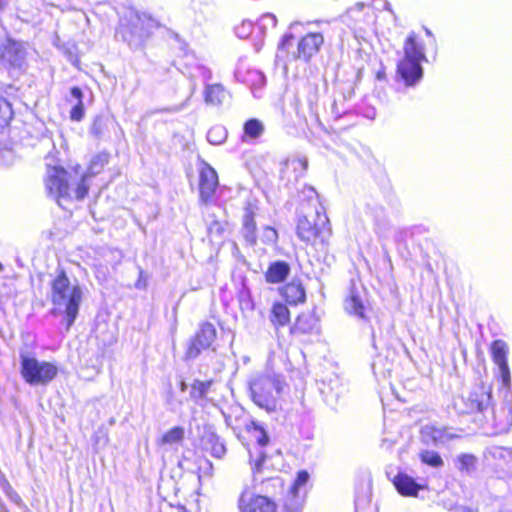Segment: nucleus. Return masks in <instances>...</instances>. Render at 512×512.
Returning <instances> with one entry per match:
<instances>
[{"mask_svg": "<svg viewBox=\"0 0 512 512\" xmlns=\"http://www.w3.org/2000/svg\"><path fill=\"white\" fill-rule=\"evenodd\" d=\"M493 363L497 366L495 377L501 382L499 391L502 401L492 405V387L481 383L472 388L466 397L455 402L460 413H480L493 433H507L512 426V390L511 373L508 365L509 346L501 339L494 340L490 346Z\"/></svg>", "mask_w": 512, "mask_h": 512, "instance_id": "1", "label": "nucleus"}, {"mask_svg": "<svg viewBox=\"0 0 512 512\" xmlns=\"http://www.w3.org/2000/svg\"><path fill=\"white\" fill-rule=\"evenodd\" d=\"M50 286V299L54 306L52 313L63 314L66 330H69L79 314L83 290L76 280L71 282L63 270L54 277Z\"/></svg>", "mask_w": 512, "mask_h": 512, "instance_id": "2", "label": "nucleus"}, {"mask_svg": "<svg viewBox=\"0 0 512 512\" xmlns=\"http://www.w3.org/2000/svg\"><path fill=\"white\" fill-rule=\"evenodd\" d=\"M286 388L284 378L278 374H258L249 381L252 401L267 413L278 410L279 398Z\"/></svg>", "mask_w": 512, "mask_h": 512, "instance_id": "3", "label": "nucleus"}, {"mask_svg": "<svg viewBox=\"0 0 512 512\" xmlns=\"http://www.w3.org/2000/svg\"><path fill=\"white\" fill-rule=\"evenodd\" d=\"M79 182V169L68 172L61 166L47 164L45 187L48 195L55 199L59 206H63L62 201L75 197V189Z\"/></svg>", "mask_w": 512, "mask_h": 512, "instance_id": "4", "label": "nucleus"}, {"mask_svg": "<svg viewBox=\"0 0 512 512\" xmlns=\"http://www.w3.org/2000/svg\"><path fill=\"white\" fill-rule=\"evenodd\" d=\"M403 49L404 58L398 63L397 73L407 86H413L423 76L421 62L426 60L424 47L412 32L407 37Z\"/></svg>", "mask_w": 512, "mask_h": 512, "instance_id": "5", "label": "nucleus"}, {"mask_svg": "<svg viewBox=\"0 0 512 512\" xmlns=\"http://www.w3.org/2000/svg\"><path fill=\"white\" fill-rule=\"evenodd\" d=\"M156 22L146 14L131 12L129 17L122 21L116 31V37L121 38L131 48L141 47L152 33Z\"/></svg>", "mask_w": 512, "mask_h": 512, "instance_id": "6", "label": "nucleus"}, {"mask_svg": "<svg viewBox=\"0 0 512 512\" xmlns=\"http://www.w3.org/2000/svg\"><path fill=\"white\" fill-rule=\"evenodd\" d=\"M297 235L306 243L314 244L317 240L326 243L331 235L328 217L318 208L313 215L299 216Z\"/></svg>", "mask_w": 512, "mask_h": 512, "instance_id": "7", "label": "nucleus"}, {"mask_svg": "<svg viewBox=\"0 0 512 512\" xmlns=\"http://www.w3.org/2000/svg\"><path fill=\"white\" fill-rule=\"evenodd\" d=\"M21 375L30 385L47 384L57 375V367L52 363L21 355Z\"/></svg>", "mask_w": 512, "mask_h": 512, "instance_id": "8", "label": "nucleus"}, {"mask_svg": "<svg viewBox=\"0 0 512 512\" xmlns=\"http://www.w3.org/2000/svg\"><path fill=\"white\" fill-rule=\"evenodd\" d=\"M1 63L13 72H23L27 67V50L25 44L11 38L0 44Z\"/></svg>", "mask_w": 512, "mask_h": 512, "instance_id": "9", "label": "nucleus"}, {"mask_svg": "<svg viewBox=\"0 0 512 512\" xmlns=\"http://www.w3.org/2000/svg\"><path fill=\"white\" fill-rule=\"evenodd\" d=\"M216 329L211 323H203L189 341L185 353L187 360L196 359L203 350L208 349L216 339Z\"/></svg>", "mask_w": 512, "mask_h": 512, "instance_id": "10", "label": "nucleus"}, {"mask_svg": "<svg viewBox=\"0 0 512 512\" xmlns=\"http://www.w3.org/2000/svg\"><path fill=\"white\" fill-rule=\"evenodd\" d=\"M234 76L237 81L249 87L255 98L262 97L266 77L261 71L249 68L244 63H239L234 72Z\"/></svg>", "mask_w": 512, "mask_h": 512, "instance_id": "11", "label": "nucleus"}, {"mask_svg": "<svg viewBox=\"0 0 512 512\" xmlns=\"http://www.w3.org/2000/svg\"><path fill=\"white\" fill-rule=\"evenodd\" d=\"M109 162V154L99 153L95 155L89 164V167L85 173L79 172L80 182L77 184L75 189V198L78 200L84 199L89 190V181L92 177L99 174L104 166Z\"/></svg>", "mask_w": 512, "mask_h": 512, "instance_id": "12", "label": "nucleus"}, {"mask_svg": "<svg viewBox=\"0 0 512 512\" xmlns=\"http://www.w3.org/2000/svg\"><path fill=\"white\" fill-rule=\"evenodd\" d=\"M247 429L257 442V447H255L254 451L250 450L249 454L252 469L259 472L266 458V454L263 452V448L269 443V437L264 428L257 422L252 421L249 425H247Z\"/></svg>", "mask_w": 512, "mask_h": 512, "instance_id": "13", "label": "nucleus"}, {"mask_svg": "<svg viewBox=\"0 0 512 512\" xmlns=\"http://www.w3.org/2000/svg\"><path fill=\"white\" fill-rule=\"evenodd\" d=\"M240 512H277L276 504L265 496L243 492L238 500Z\"/></svg>", "mask_w": 512, "mask_h": 512, "instance_id": "14", "label": "nucleus"}, {"mask_svg": "<svg viewBox=\"0 0 512 512\" xmlns=\"http://www.w3.org/2000/svg\"><path fill=\"white\" fill-rule=\"evenodd\" d=\"M323 43L324 37L322 33L309 32L299 40L295 57L308 62L320 51Z\"/></svg>", "mask_w": 512, "mask_h": 512, "instance_id": "15", "label": "nucleus"}, {"mask_svg": "<svg viewBox=\"0 0 512 512\" xmlns=\"http://www.w3.org/2000/svg\"><path fill=\"white\" fill-rule=\"evenodd\" d=\"M218 175L209 165H205L200 171V198L204 203L209 202L218 186Z\"/></svg>", "mask_w": 512, "mask_h": 512, "instance_id": "16", "label": "nucleus"}, {"mask_svg": "<svg viewBox=\"0 0 512 512\" xmlns=\"http://www.w3.org/2000/svg\"><path fill=\"white\" fill-rule=\"evenodd\" d=\"M202 444L205 449L210 451L212 456L221 458L226 453V447L221 438L216 434L214 428L210 425L204 427V432L201 436Z\"/></svg>", "mask_w": 512, "mask_h": 512, "instance_id": "17", "label": "nucleus"}, {"mask_svg": "<svg viewBox=\"0 0 512 512\" xmlns=\"http://www.w3.org/2000/svg\"><path fill=\"white\" fill-rule=\"evenodd\" d=\"M319 319L314 312L302 313L291 327L294 335L312 334L318 331Z\"/></svg>", "mask_w": 512, "mask_h": 512, "instance_id": "18", "label": "nucleus"}, {"mask_svg": "<svg viewBox=\"0 0 512 512\" xmlns=\"http://www.w3.org/2000/svg\"><path fill=\"white\" fill-rule=\"evenodd\" d=\"M455 436L446 428L436 427L434 425H425L421 429L422 441L428 445L444 444Z\"/></svg>", "mask_w": 512, "mask_h": 512, "instance_id": "19", "label": "nucleus"}, {"mask_svg": "<svg viewBox=\"0 0 512 512\" xmlns=\"http://www.w3.org/2000/svg\"><path fill=\"white\" fill-rule=\"evenodd\" d=\"M393 484L403 496H417L418 491L424 489V486L417 483L414 478L402 472L394 477Z\"/></svg>", "mask_w": 512, "mask_h": 512, "instance_id": "20", "label": "nucleus"}, {"mask_svg": "<svg viewBox=\"0 0 512 512\" xmlns=\"http://www.w3.org/2000/svg\"><path fill=\"white\" fill-rule=\"evenodd\" d=\"M257 229L255 222V212L253 207L248 206L243 214V227L242 233L248 245L253 246L257 241Z\"/></svg>", "mask_w": 512, "mask_h": 512, "instance_id": "21", "label": "nucleus"}, {"mask_svg": "<svg viewBox=\"0 0 512 512\" xmlns=\"http://www.w3.org/2000/svg\"><path fill=\"white\" fill-rule=\"evenodd\" d=\"M282 295L289 304L297 305L306 299V292L302 283L292 280L282 288Z\"/></svg>", "mask_w": 512, "mask_h": 512, "instance_id": "22", "label": "nucleus"}, {"mask_svg": "<svg viewBox=\"0 0 512 512\" xmlns=\"http://www.w3.org/2000/svg\"><path fill=\"white\" fill-rule=\"evenodd\" d=\"M368 10V5L364 2H358L354 6L350 7L346 11L345 22L351 20L353 22V28L355 30H363V24L367 22V12L364 10Z\"/></svg>", "mask_w": 512, "mask_h": 512, "instance_id": "23", "label": "nucleus"}, {"mask_svg": "<svg viewBox=\"0 0 512 512\" xmlns=\"http://www.w3.org/2000/svg\"><path fill=\"white\" fill-rule=\"evenodd\" d=\"M484 457L488 461L512 467V447L490 446L485 449Z\"/></svg>", "mask_w": 512, "mask_h": 512, "instance_id": "24", "label": "nucleus"}, {"mask_svg": "<svg viewBox=\"0 0 512 512\" xmlns=\"http://www.w3.org/2000/svg\"><path fill=\"white\" fill-rule=\"evenodd\" d=\"M67 101L72 104L70 119L76 122L81 121L85 115L82 90L79 87H72L70 98H68Z\"/></svg>", "mask_w": 512, "mask_h": 512, "instance_id": "25", "label": "nucleus"}, {"mask_svg": "<svg viewBox=\"0 0 512 512\" xmlns=\"http://www.w3.org/2000/svg\"><path fill=\"white\" fill-rule=\"evenodd\" d=\"M290 273V266L284 261H276L270 264L265 279L268 283L277 284L283 282Z\"/></svg>", "mask_w": 512, "mask_h": 512, "instance_id": "26", "label": "nucleus"}, {"mask_svg": "<svg viewBox=\"0 0 512 512\" xmlns=\"http://www.w3.org/2000/svg\"><path fill=\"white\" fill-rule=\"evenodd\" d=\"M205 102L213 106H219L224 103L228 97V92L221 84H207L205 86Z\"/></svg>", "mask_w": 512, "mask_h": 512, "instance_id": "27", "label": "nucleus"}, {"mask_svg": "<svg viewBox=\"0 0 512 512\" xmlns=\"http://www.w3.org/2000/svg\"><path fill=\"white\" fill-rule=\"evenodd\" d=\"M477 464V457L470 453H461L454 458V465L456 469L467 475H471L476 471Z\"/></svg>", "mask_w": 512, "mask_h": 512, "instance_id": "28", "label": "nucleus"}, {"mask_svg": "<svg viewBox=\"0 0 512 512\" xmlns=\"http://www.w3.org/2000/svg\"><path fill=\"white\" fill-rule=\"evenodd\" d=\"M269 319L272 325L278 329L279 327L286 326L290 321V312L286 305L282 303H275L272 306Z\"/></svg>", "mask_w": 512, "mask_h": 512, "instance_id": "29", "label": "nucleus"}, {"mask_svg": "<svg viewBox=\"0 0 512 512\" xmlns=\"http://www.w3.org/2000/svg\"><path fill=\"white\" fill-rule=\"evenodd\" d=\"M214 384L213 380L201 381L194 380L191 385L190 397L198 404L203 405V401L206 400L207 395Z\"/></svg>", "mask_w": 512, "mask_h": 512, "instance_id": "30", "label": "nucleus"}, {"mask_svg": "<svg viewBox=\"0 0 512 512\" xmlns=\"http://www.w3.org/2000/svg\"><path fill=\"white\" fill-rule=\"evenodd\" d=\"M243 130L244 133L242 136V141L249 143L253 140H256L264 133V125L258 119H249L245 122Z\"/></svg>", "mask_w": 512, "mask_h": 512, "instance_id": "31", "label": "nucleus"}, {"mask_svg": "<svg viewBox=\"0 0 512 512\" xmlns=\"http://www.w3.org/2000/svg\"><path fill=\"white\" fill-rule=\"evenodd\" d=\"M344 307L349 314H353L361 319L365 318V306L361 297L355 291H351L349 297L345 300Z\"/></svg>", "mask_w": 512, "mask_h": 512, "instance_id": "32", "label": "nucleus"}, {"mask_svg": "<svg viewBox=\"0 0 512 512\" xmlns=\"http://www.w3.org/2000/svg\"><path fill=\"white\" fill-rule=\"evenodd\" d=\"M185 430L181 426H175L169 429L160 439L163 445L179 444L184 440Z\"/></svg>", "mask_w": 512, "mask_h": 512, "instance_id": "33", "label": "nucleus"}, {"mask_svg": "<svg viewBox=\"0 0 512 512\" xmlns=\"http://www.w3.org/2000/svg\"><path fill=\"white\" fill-rule=\"evenodd\" d=\"M308 168V161L305 158H292L285 162V170H293L295 173V180L303 177Z\"/></svg>", "mask_w": 512, "mask_h": 512, "instance_id": "34", "label": "nucleus"}, {"mask_svg": "<svg viewBox=\"0 0 512 512\" xmlns=\"http://www.w3.org/2000/svg\"><path fill=\"white\" fill-rule=\"evenodd\" d=\"M308 480L309 474L307 471L302 470L298 472L289 492L292 499H300V494L308 483Z\"/></svg>", "mask_w": 512, "mask_h": 512, "instance_id": "35", "label": "nucleus"}, {"mask_svg": "<svg viewBox=\"0 0 512 512\" xmlns=\"http://www.w3.org/2000/svg\"><path fill=\"white\" fill-rule=\"evenodd\" d=\"M227 138V130L222 125L213 126L207 133V140L213 145H220Z\"/></svg>", "mask_w": 512, "mask_h": 512, "instance_id": "36", "label": "nucleus"}, {"mask_svg": "<svg viewBox=\"0 0 512 512\" xmlns=\"http://www.w3.org/2000/svg\"><path fill=\"white\" fill-rule=\"evenodd\" d=\"M276 24L277 19L275 15L271 13H266L258 19L255 26L256 29H258L264 35L268 30L274 29Z\"/></svg>", "mask_w": 512, "mask_h": 512, "instance_id": "37", "label": "nucleus"}, {"mask_svg": "<svg viewBox=\"0 0 512 512\" xmlns=\"http://www.w3.org/2000/svg\"><path fill=\"white\" fill-rule=\"evenodd\" d=\"M420 459L423 463H425L431 467H434V468L441 467L444 464L441 456L435 451H430V450L422 451L420 453Z\"/></svg>", "mask_w": 512, "mask_h": 512, "instance_id": "38", "label": "nucleus"}, {"mask_svg": "<svg viewBox=\"0 0 512 512\" xmlns=\"http://www.w3.org/2000/svg\"><path fill=\"white\" fill-rule=\"evenodd\" d=\"M107 119L103 116L95 117L92 126L90 128V133L97 139H101L106 131H107Z\"/></svg>", "mask_w": 512, "mask_h": 512, "instance_id": "39", "label": "nucleus"}, {"mask_svg": "<svg viewBox=\"0 0 512 512\" xmlns=\"http://www.w3.org/2000/svg\"><path fill=\"white\" fill-rule=\"evenodd\" d=\"M12 108L10 103L0 96V128L9 124L12 118Z\"/></svg>", "mask_w": 512, "mask_h": 512, "instance_id": "40", "label": "nucleus"}, {"mask_svg": "<svg viewBox=\"0 0 512 512\" xmlns=\"http://www.w3.org/2000/svg\"><path fill=\"white\" fill-rule=\"evenodd\" d=\"M302 195L305 199H307L309 204H311L314 207L315 210H316V208H318V209H320L321 212H324L323 207L320 205V202H319V195L313 187H311V186L305 187L302 190Z\"/></svg>", "mask_w": 512, "mask_h": 512, "instance_id": "41", "label": "nucleus"}, {"mask_svg": "<svg viewBox=\"0 0 512 512\" xmlns=\"http://www.w3.org/2000/svg\"><path fill=\"white\" fill-rule=\"evenodd\" d=\"M256 29L255 24L250 20L243 21L239 26L235 28V33L239 38H247Z\"/></svg>", "mask_w": 512, "mask_h": 512, "instance_id": "42", "label": "nucleus"}, {"mask_svg": "<svg viewBox=\"0 0 512 512\" xmlns=\"http://www.w3.org/2000/svg\"><path fill=\"white\" fill-rule=\"evenodd\" d=\"M284 512H302V500L288 499L284 504Z\"/></svg>", "mask_w": 512, "mask_h": 512, "instance_id": "43", "label": "nucleus"}, {"mask_svg": "<svg viewBox=\"0 0 512 512\" xmlns=\"http://www.w3.org/2000/svg\"><path fill=\"white\" fill-rule=\"evenodd\" d=\"M277 238L278 234L274 228L267 226L263 229L262 240L265 243L273 244L277 241Z\"/></svg>", "mask_w": 512, "mask_h": 512, "instance_id": "44", "label": "nucleus"}, {"mask_svg": "<svg viewBox=\"0 0 512 512\" xmlns=\"http://www.w3.org/2000/svg\"><path fill=\"white\" fill-rule=\"evenodd\" d=\"M166 404L170 411H176L181 406V401L175 399L173 391L169 390L166 397Z\"/></svg>", "mask_w": 512, "mask_h": 512, "instance_id": "45", "label": "nucleus"}, {"mask_svg": "<svg viewBox=\"0 0 512 512\" xmlns=\"http://www.w3.org/2000/svg\"><path fill=\"white\" fill-rule=\"evenodd\" d=\"M240 305H241L242 309L253 310L254 305L251 300L250 294L248 292L242 293L241 299H240Z\"/></svg>", "mask_w": 512, "mask_h": 512, "instance_id": "46", "label": "nucleus"}, {"mask_svg": "<svg viewBox=\"0 0 512 512\" xmlns=\"http://www.w3.org/2000/svg\"><path fill=\"white\" fill-rule=\"evenodd\" d=\"M147 276L145 275V272L140 268L139 269V277L135 283V287L137 289H145L147 287Z\"/></svg>", "mask_w": 512, "mask_h": 512, "instance_id": "47", "label": "nucleus"}, {"mask_svg": "<svg viewBox=\"0 0 512 512\" xmlns=\"http://www.w3.org/2000/svg\"><path fill=\"white\" fill-rule=\"evenodd\" d=\"M221 231H222V228L220 226V223H218V222H213L211 224V226L209 227V233L216 232L217 234H220Z\"/></svg>", "mask_w": 512, "mask_h": 512, "instance_id": "48", "label": "nucleus"}, {"mask_svg": "<svg viewBox=\"0 0 512 512\" xmlns=\"http://www.w3.org/2000/svg\"><path fill=\"white\" fill-rule=\"evenodd\" d=\"M312 88H313V90H314V94H313V95H311V96L309 97V99H308V101H309V103H310V104H312V103H313L314 101H316V99H317V96H316V94H317V86H316V85H314Z\"/></svg>", "mask_w": 512, "mask_h": 512, "instance_id": "49", "label": "nucleus"}, {"mask_svg": "<svg viewBox=\"0 0 512 512\" xmlns=\"http://www.w3.org/2000/svg\"><path fill=\"white\" fill-rule=\"evenodd\" d=\"M8 4L9 0H0V14L5 10Z\"/></svg>", "mask_w": 512, "mask_h": 512, "instance_id": "50", "label": "nucleus"}, {"mask_svg": "<svg viewBox=\"0 0 512 512\" xmlns=\"http://www.w3.org/2000/svg\"><path fill=\"white\" fill-rule=\"evenodd\" d=\"M332 113L335 115L336 118H339L341 116V112L336 108V103H333L332 105Z\"/></svg>", "mask_w": 512, "mask_h": 512, "instance_id": "51", "label": "nucleus"}, {"mask_svg": "<svg viewBox=\"0 0 512 512\" xmlns=\"http://www.w3.org/2000/svg\"><path fill=\"white\" fill-rule=\"evenodd\" d=\"M291 38H292V36H291V35L286 34V35L283 37L282 44H283V45L288 44V42H289V40H290Z\"/></svg>", "mask_w": 512, "mask_h": 512, "instance_id": "52", "label": "nucleus"}, {"mask_svg": "<svg viewBox=\"0 0 512 512\" xmlns=\"http://www.w3.org/2000/svg\"><path fill=\"white\" fill-rule=\"evenodd\" d=\"M202 70H203V77H205V78L211 77V72L208 69L202 68Z\"/></svg>", "mask_w": 512, "mask_h": 512, "instance_id": "53", "label": "nucleus"}, {"mask_svg": "<svg viewBox=\"0 0 512 512\" xmlns=\"http://www.w3.org/2000/svg\"><path fill=\"white\" fill-rule=\"evenodd\" d=\"M457 512H474L473 510L466 508V507H460Z\"/></svg>", "mask_w": 512, "mask_h": 512, "instance_id": "54", "label": "nucleus"}, {"mask_svg": "<svg viewBox=\"0 0 512 512\" xmlns=\"http://www.w3.org/2000/svg\"><path fill=\"white\" fill-rule=\"evenodd\" d=\"M383 8L388 10V11H391V6H390V3L387 2V1H384L383 3Z\"/></svg>", "mask_w": 512, "mask_h": 512, "instance_id": "55", "label": "nucleus"}, {"mask_svg": "<svg viewBox=\"0 0 512 512\" xmlns=\"http://www.w3.org/2000/svg\"><path fill=\"white\" fill-rule=\"evenodd\" d=\"M186 389V383L184 381L181 382V390L185 391Z\"/></svg>", "mask_w": 512, "mask_h": 512, "instance_id": "56", "label": "nucleus"}, {"mask_svg": "<svg viewBox=\"0 0 512 512\" xmlns=\"http://www.w3.org/2000/svg\"><path fill=\"white\" fill-rule=\"evenodd\" d=\"M426 34H427V35H431V32H430V30H429V29H426Z\"/></svg>", "mask_w": 512, "mask_h": 512, "instance_id": "57", "label": "nucleus"}]
</instances>
